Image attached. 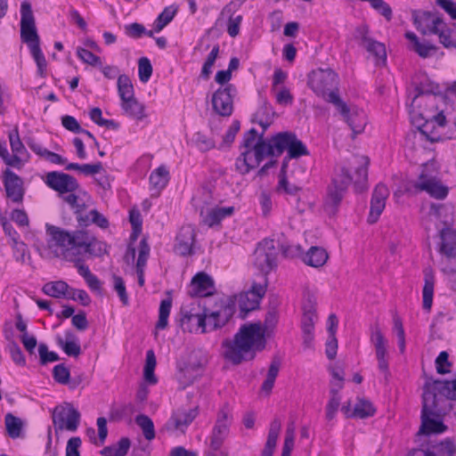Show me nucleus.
I'll use <instances>...</instances> for the list:
<instances>
[{"label": "nucleus", "mask_w": 456, "mask_h": 456, "mask_svg": "<svg viewBox=\"0 0 456 456\" xmlns=\"http://www.w3.org/2000/svg\"><path fill=\"white\" fill-rule=\"evenodd\" d=\"M281 367V362L277 358H273L270 363L266 379L262 384V390L266 393H270L274 386L275 379L278 376Z\"/></svg>", "instance_id": "obj_44"}, {"label": "nucleus", "mask_w": 456, "mask_h": 456, "mask_svg": "<svg viewBox=\"0 0 456 456\" xmlns=\"http://www.w3.org/2000/svg\"><path fill=\"white\" fill-rule=\"evenodd\" d=\"M112 279H113L114 289L118 293L120 301L122 302V304L124 305H127L129 304V298H128V295L126 293V289L124 280L120 276H118L115 274L112 276Z\"/></svg>", "instance_id": "obj_61"}, {"label": "nucleus", "mask_w": 456, "mask_h": 456, "mask_svg": "<svg viewBox=\"0 0 456 456\" xmlns=\"http://www.w3.org/2000/svg\"><path fill=\"white\" fill-rule=\"evenodd\" d=\"M241 152L236 160L237 170L245 175L257 167L265 157H279L285 151L289 159L309 155L306 146L292 132H281L269 139H263L256 128L243 134Z\"/></svg>", "instance_id": "obj_1"}, {"label": "nucleus", "mask_w": 456, "mask_h": 456, "mask_svg": "<svg viewBox=\"0 0 456 456\" xmlns=\"http://www.w3.org/2000/svg\"><path fill=\"white\" fill-rule=\"evenodd\" d=\"M53 379L61 385H67L70 381V372L64 363L57 364L53 369Z\"/></svg>", "instance_id": "obj_56"}, {"label": "nucleus", "mask_w": 456, "mask_h": 456, "mask_svg": "<svg viewBox=\"0 0 456 456\" xmlns=\"http://www.w3.org/2000/svg\"><path fill=\"white\" fill-rule=\"evenodd\" d=\"M149 180L151 189L159 193L168 183L169 171L163 166L159 167L151 172Z\"/></svg>", "instance_id": "obj_35"}, {"label": "nucleus", "mask_w": 456, "mask_h": 456, "mask_svg": "<svg viewBox=\"0 0 456 456\" xmlns=\"http://www.w3.org/2000/svg\"><path fill=\"white\" fill-rule=\"evenodd\" d=\"M234 8L235 4L230 3L226 4L221 12L222 16H228L227 33L232 37H235L239 35L240 26L242 21L241 15L233 16Z\"/></svg>", "instance_id": "obj_32"}, {"label": "nucleus", "mask_w": 456, "mask_h": 456, "mask_svg": "<svg viewBox=\"0 0 456 456\" xmlns=\"http://www.w3.org/2000/svg\"><path fill=\"white\" fill-rule=\"evenodd\" d=\"M389 196V190L384 183H379L375 187L371 200H370V213L368 216V223L375 224L381 213L383 212L386 200Z\"/></svg>", "instance_id": "obj_19"}, {"label": "nucleus", "mask_w": 456, "mask_h": 456, "mask_svg": "<svg viewBox=\"0 0 456 456\" xmlns=\"http://www.w3.org/2000/svg\"><path fill=\"white\" fill-rule=\"evenodd\" d=\"M234 212L233 207H216L204 211L200 210L202 222L208 227L218 224L224 218L230 216Z\"/></svg>", "instance_id": "obj_25"}, {"label": "nucleus", "mask_w": 456, "mask_h": 456, "mask_svg": "<svg viewBox=\"0 0 456 456\" xmlns=\"http://www.w3.org/2000/svg\"><path fill=\"white\" fill-rule=\"evenodd\" d=\"M429 164L423 165V169L413 183L416 191H426L431 197L437 200H444L448 194V188L442 184L436 177V170L428 171Z\"/></svg>", "instance_id": "obj_12"}, {"label": "nucleus", "mask_w": 456, "mask_h": 456, "mask_svg": "<svg viewBox=\"0 0 456 456\" xmlns=\"http://www.w3.org/2000/svg\"><path fill=\"white\" fill-rule=\"evenodd\" d=\"M330 398L326 406V418L329 420H331L335 418L336 412L338 410L340 404V396L338 395V390L335 387H331L330 389Z\"/></svg>", "instance_id": "obj_54"}, {"label": "nucleus", "mask_w": 456, "mask_h": 456, "mask_svg": "<svg viewBox=\"0 0 456 456\" xmlns=\"http://www.w3.org/2000/svg\"><path fill=\"white\" fill-rule=\"evenodd\" d=\"M80 418V412L70 403L64 402L57 405L52 412L55 433L62 430L77 431Z\"/></svg>", "instance_id": "obj_11"}, {"label": "nucleus", "mask_w": 456, "mask_h": 456, "mask_svg": "<svg viewBox=\"0 0 456 456\" xmlns=\"http://www.w3.org/2000/svg\"><path fill=\"white\" fill-rule=\"evenodd\" d=\"M45 183L49 188L58 191L61 195L67 194L68 192H75L80 188L75 177L59 171L47 173Z\"/></svg>", "instance_id": "obj_16"}, {"label": "nucleus", "mask_w": 456, "mask_h": 456, "mask_svg": "<svg viewBox=\"0 0 456 456\" xmlns=\"http://www.w3.org/2000/svg\"><path fill=\"white\" fill-rule=\"evenodd\" d=\"M191 142L202 152L210 151L216 147L215 140L201 132H197L192 135Z\"/></svg>", "instance_id": "obj_49"}, {"label": "nucleus", "mask_w": 456, "mask_h": 456, "mask_svg": "<svg viewBox=\"0 0 456 456\" xmlns=\"http://www.w3.org/2000/svg\"><path fill=\"white\" fill-rule=\"evenodd\" d=\"M455 445L453 442L446 440L441 442L436 448V452L428 449H415L412 456H453Z\"/></svg>", "instance_id": "obj_30"}, {"label": "nucleus", "mask_w": 456, "mask_h": 456, "mask_svg": "<svg viewBox=\"0 0 456 456\" xmlns=\"http://www.w3.org/2000/svg\"><path fill=\"white\" fill-rule=\"evenodd\" d=\"M178 11L177 6L170 5L162 11L154 22V30L156 33L160 32L175 17Z\"/></svg>", "instance_id": "obj_43"}, {"label": "nucleus", "mask_w": 456, "mask_h": 456, "mask_svg": "<svg viewBox=\"0 0 456 456\" xmlns=\"http://www.w3.org/2000/svg\"><path fill=\"white\" fill-rule=\"evenodd\" d=\"M436 90L437 85L418 86L417 94L410 106L412 124L419 131L420 135L431 142L441 140L438 130L446 125L444 110L441 107L445 103V96L437 94Z\"/></svg>", "instance_id": "obj_3"}, {"label": "nucleus", "mask_w": 456, "mask_h": 456, "mask_svg": "<svg viewBox=\"0 0 456 456\" xmlns=\"http://www.w3.org/2000/svg\"><path fill=\"white\" fill-rule=\"evenodd\" d=\"M61 198L73 209V212L76 216V219L78 222L79 217L83 216L84 211L86 208V203L83 202L82 200H79V197L74 192H68Z\"/></svg>", "instance_id": "obj_45"}, {"label": "nucleus", "mask_w": 456, "mask_h": 456, "mask_svg": "<svg viewBox=\"0 0 456 456\" xmlns=\"http://www.w3.org/2000/svg\"><path fill=\"white\" fill-rule=\"evenodd\" d=\"M434 390L440 395L447 399H456V379L452 380H435Z\"/></svg>", "instance_id": "obj_42"}, {"label": "nucleus", "mask_w": 456, "mask_h": 456, "mask_svg": "<svg viewBox=\"0 0 456 456\" xmlns=\"http://www.w3.org/2000/svg\"><path fill=\"white\" fill-rule=\"evenodd\" d=\"M369 159L364 156H353L349 160L350 169H354V183L361 184L367 181Z\"/></svg>", "instance_id": "obj_27"}, {"label": "nucleus", "mask_w": 456, "mask_h": 456, "mask_svg": "<svg viewBox=\"0 0 456 456\" xmlns=\"http://www.w3.org/2000/svg\"><path fill=\"white\" fill-rule=\"evenodd\" d=\"M198 414L199 408L197 406L189 410L177 409L167 420L166 424L167 429L184 433L188 426L192 423Z\"/></svg>", "instance_id": "obj_18"}, {"label": "nucleus", "mask_w": 456, "mask_h": 456, "mask_svg": "<svg viewBox=\"0 0 456 456\" xmlns=\"http://www.w3.org/2000/svg\"><path fill=\"white\" fill-rule=\"evenodd\" d=\"M50 237L49 246L61 249V256L77 267L78 273L86 280L92 273L84 262L91 257L102 256L106 253V244L98 240L85 230L66 231L54 225H46Z\"/></svg>", "instance_id": "obj_2"}, {"label": "nucleus", "mask_w": 456, "mask_h": 456, "mask_svg": "<svg viewBox=\"0 0 456 456\" xmlns=\"http://www.w3.org/2000/svg\"><path fill=\"white\" fill-rule=\"evenodd\" d=\"M346 191V189L341 186H336L333 183L330 187H329L326 200V208L330 209V212H336L337 208L340 204Z\"/></svg>", "instance_id": "obj_41"}, {"label": "nucleus", "mask_w": 456, "mask_h": 456, "mask_svg": "<svg viewBox=\"0 0 456 456\" xmlns=\"http://www.w3.org/2000/svg\"><path fill=\"white\" fill-rule=\"evenodd\" d=\"M9 140H10L12 151L13 152L12 156H11L9 154V157L12 159L11 160L12 164H10L9 166H12V165H14V163L16 161L20 160L18 155L22 154V152L25 151V147L20 139L19 133H18L17 129H15L13 132L9 134Z\"/></svg>", "instance_id": "obj_51"}, {"label": "nucleus", "mask_w": 456, "mask_h": 456, "mask_svg": "<svg viewBox=\"0 0 456 456\" xmlns=\"http://www.w3.org/2000/svg\"><path fill=\"white\" fill-rule=\"evenodd\" d=\"M38 354L41 365H45L48 362H56L60 359L58 354L53 351H49L47 345L45 343L39 344Z\"/></svg>", "instance_id": "obj_62"}, {"label": "nucleus", "mask_w": 456, "mask_h": 456, "mask_svg": "<svg viewBox=\"0 0 456 456\" xmlns=\"http://www.w3.org/2000/svg\"><path fill=\"white\" fill-rule=\"evenodd\" d=\"M77 54L84 62L92 66L102 67L101 58L93 53L91 51L78 47L77 49Z\"/></svg>", "instance_id": "obj_60"}, {"label": "nucleus", "mask_w": 456, "mask_h": 456, "mask_svg": "<svg viewBox=\"0 0 456 456\" xmlns=\"http://www.w3.org/2000/svg\"><path fill=\"white\" fill-rule=\"evenodd\" d=\"M195 231L191 225L183 226L176 235L175 251L180 256H190L193 253Z\"/></svg>", "instance_id": "obj_22"}, {"label": "nucleus", "mask_w": 456, "mask_h": 456, "mask_svg": "<svg viewBox=\"0 0 456 456\" xmlns=\"http://www.w3.org/2000/svg\"><path fill=\"white\" fill-rule=\"evenodd\" d=\"M278 251L273 240H261L253 254L254 266L264 275H267L277 266Z\"/></svg>", "instance_id": "obj_10"}, {"label": "nucleus", "mask_w": 456, "mask_h": 456, "mask_svg": "<svg viewBox=\"0 0 456 456\" xmlns=\"http://www.w3.org/2000/svg\"><path fill=\"white\" fill-rule=\"evenodd\" d=\"M308 86L316 95L322 97L330 103H331V94L340 97L338 88V77L330 69H318L312 71L309 75Z\"/></svg>", "instance_id": "obj_6"}, {"label": "nucleus", "mask_w": 456, "mask_h": 456, "mask_svg": "<svg viewBox=\"0 0 456 456\" xmlns=\"http://www.w3.org/2000/svg\"><path fill=\"white\" fill-rule=\"evenodd\" d=\"M69 285L67 282L63 281H49L45 283L43 288L42 291L52 297H66L69 293Z\"/></svg>", "instance_id": "obj_38"}, {"label": "nucleus", "mask_w": 456, "mask_h": 456, "mask_svg": "<svg viewBox=\"0 0 456 456\" xmlns=\"http://www.w3.org/2000/svg\"><path fill=\"white\" fill-rule=\"evenodd\" d=\"M370 330V340L374 344L376 349V356L379 363V369L384 373H388V362L386 358V339L380 330L379 324L373 325Z\"/></svg>", "instance_id": "obj_23"}, {"label": "nucleus", "mask_w": 456, "mask_h": 456, "mask_svg": "<svg viewBox=\"0 0 456 456\" xmlns=\"http://www.w3.org/2000/svg\"><path fill=\"white\" fill-rule=\"evenodd\" d=\"M121 108L127 116L134 119L142 120L146 117L144 113V105L140 103L134 96L122 100Z\"/></svg>", "instance_id": "obj_34"}, {"label": "nucleus", "mask_w": 456, "mask_h": 456, "mask_svg": "<svg viewBox=\"0 0 456 456\" xmlns=\"http://www.w3.org/2000/svg\"><path fill=\"white\" fill-rule=\"evenodd\" d=\"M10 218L20 228H27L29 226V218L24 209H13L10 214Z\"/></svg>", "instance_id": "obj_63"}, {"label": "nucleus", "mask_w": 456, "mask_h": 456, "mask_svg": "<svg viewBox=\"0 0 456 456\" xmlns=\"http://www.w3.org/2000/svg\"><path fill=\"white\" fill-rule=\"evenodd\" d=\"M65 338L66 339L57 337L56 340L58 346L68 356L78 357L81 354V346L76 336L73 332L67 331Z\"/></svg>", "instance_id": "obj_29"}, {"label": "nucleus", "mask_w": 456, "mask_h": 456, "mask_svg": "<svg viewBox=\"0 0 456 456\" xmlns=\"http://www.w3.org/2000/svg\"><path fill=\"white\" fill-rule=\"evenodd\" d=\"M218 53H219V45H216L212 48L211 52L208 53V55L207 57L205 62L203 63L200 76L204 79H208V77L212 72V67L218 56Z\"/></svg>", "instance_id": "obj_55"}, {"label": "nucleus", "mask_w": 456, "mask_h": 456, "mask_svg": "<svg viewBox=\"0 0 456 456\" xmlns=\"http://www.w3.org/2000/svg\"><path fill=\"white\" fill-rule=\"evenodd\" d=\"M131 446L128 437H122L116 444L104 447L100 453L102 456H126Z\"/></svg>", "instance_id": "obj_39"}, {"label": "nucleus", "mask_w": 456, "mask_h": 456, "mask_svg": "<svg viewBox=\"0 0 456 456\" xmlns=\"http://www.w3.org/2000/svg\"><path fill=\"white\" fill-rule=\"evenodd\" d=\"M339 174H337L332 180V183L336 186H341L347 189L348 185L354 180V177L350 174V167H341Z\"/></svg>", "instance_id": "obj_58"}, {"label": "nucleus", "mask_w": 456, "mask_h": 456, "mask_svg": "<svg viewBox=\"0 0 456 456\" xmlns=\"http://www.w3.org/2000/svg\"><path fill=\"white\" fill-rule=\"evenodd\" d=\"M440 240L441 269L444 273H453L452 264L456 260V230L453 223L444 222V227L440 230Z\"/></svg>", "instance_id": "obj_9"}, {"label": "nucleus", "mask_w": 456, "mask_h": 456, "mask_svg": "<svg viewBox=\"0 0 456 456\" xmlns=\"http://www.w3.org/2000/svg\"><path fill=\"white\" fill-rule=\"evenodd\" d=\"M281 423L278 419H274L269 428L267 440L265 448L262 451V455L273 456L276 448L277 440L281 432Z\"/></svg>", "instance_id": "obj_31"}, {"label": "nucleus", "mask_w": 456, "mask_h": 456, "mask_svg": "<svg viewBox=\"0 0 456 456\" xmlns=\"http://www.w3.org/2000/svg\"><path fill=\"white\" fill-rule=\"evenodd\" d=\"M331 104L341 114L353 132V138L363 132L367 124L365 113L357 108H350L347 104L335 94H331Z\"/></svg>", "instance_id": "obj_13"}, {"label": "nucleus", "mask_w": 456, "mask_h": 456, "mask_svg": "<svg viewBox=\"0 0 456 456\" xmlns=\"http://www.w3.org/2000/svg\"><path fill=\"white\" fill-rule=\"evenodd\" d=\"M232 414L228 404H224L217 412L216 423L209 436V447L219 451L229 435Z\"/></svg>", "instance_id": "obj_14"}, {"label": "nucleus", "mask_w": 456, "mask_h": 456, "mask_svg": "<svg viewBox=\"0 0 456 456\" xmlns=\"http://www.w3.org/2000/svg\"><path fill=\"white\" fill-rule=\"evenodd\" d=\"M118 91L121 101L134 96V86L128 76L125 74L118 76Z\"/></svg>", "instance_id": "obj_48"}, {"label": "nucleus", "mask_w": 456, "mask_h": 456, "mask_svg": "<svg viewBox=\"0 0 456 456\" xmlns=\"http://www.w3.org/2000/svg\"><path fill=\"white\" fill-rule=\"evenodd\" d=\"M417 28L423 34H437L441 43L445 46H453L451 40L450 30L436 12H423L414 16Z\"/></svg>", "instance_id": "obj_8"}, {"label": "nucleus", "mask_w": 456, "mask_h": 456, "mask_svg": "<svg viewBox=\"0 0 456 456\" xmlns=\"http://www.w3.org/2000/svg\"><path fill=\"white\" fill-rule=\"evenodd\" d=\"M191 289L189 291L191 297H206L211 294L214 289L212 278L206 273H198L191 280Z\"/></svg>", "instance_id": "obj_24"}, {"label": "nucleus", "mask_w": 456, "mask_h": 456, "mask_svg": "<svg viewBox=\"0 0 456 456\" xmlns=\"http://www.w3.org/2000/svg\"><path fill=\"white\" fill-rule=\"evenodd\" d=\"M152 74V66L147 57H142L138 61V75L142 82H147Z\"/></svg>", "instance_id": "obj_59"}, {"label": "nucleus", "mask_w": 456, "mask_h": 456, "mask_svg": "<svg viewBox=\"0 0 456 456\" xmlns=\"http://www.w3.org/2000/svg\"><path fill=\"white\" fill-rule=\"evenodd\" d=\"M4 423L6 432L11 438L16 439L21 436L23 422L20 418L14 416L11 412H8L4 416Z\"/></svg>", "instance_id": "obj_40"}, {"label": "nucleus", "mask_w": 456, "mask_h": 456, "mask_svg": "<svg viewBox=\"0 0 456 456\" xmlns=\"http://www.w3.org/2000/svg\"><path fill=\"white\" fill-rule=\"evenodd\" d=\"M329 258L325 248L317 246H312L303 256V262L312 267L318 268L323 266Z\"/></svg>", "instance_id": "obj_26"}, {"label": "nucleus", "mask_w": 456, "mask_h": 456, "mask_svg": "<svg viewBox=\"0 0 456 456\" xmlns=\"http://www.w3.org/2000/svg\"><path fill=\"white\" fill-rule=\"evenodd\" d=\"M277 191L285 193L291 197H297L301 191V187L289 182L286 175H279V182L277 184Z\"/></svg>", "instance_id": "obj_52"}, {"label": "nucleus", "mask_w": 456, "mask_h": 456, "mask_svg": "<svg viewBox=\"0 0 456 456\" xmlns=\"http://www.w3.org/2000/svg\"><path fill=\"white\" fill-rule=\"evenodd\" d=\"M236 93V87L232 84L218 88L211 99L215 112L222 117H230L233 111V98Z\"/></svg>", "instance_id": "obj_15"}, {"label": "nucleus", "mask_w": 456, "mask_h": 456, "mask_svg": "<svg viewBox=\"0 0 456 456\" xmlns=\"http://www.w3.org/2000/svg\"><path fill=\"white\" fill-rule=\"evenodd\" d=\"M435 277L432 269L424 270V286L422 289L423 309L429 312L433 304Z\"/></svg>", "instance_id": "obj_28"}, {"label": "nucleus", "mask_w": 456, "mask_h": 456, "mask_svg": "<svg viewBox=\"0 0 456 456\" xmlns=\"http://www.w3.org/2000/svg\"><path fill=\"white\" fill-rule=\"evenodd\" d=\"M315 310L314 305H305L301 326L303 333L314 332Z\"/></svg>", "instance_id": "obj_53"}, {"label": "nucleus", "mask_w": 456, "mask_h": 456, "mask_svg": "<svg viewBox=\"0 0 456 456\" xmlns=\"http://www.w3.org/2000/svg\"><path fill=\"white\" fill-rule=\"evenodd\" d=\"M436 393L431 391L428 385L426 384L422 395L421 426L418 432L419 435L440 434L445 430L446 428L441 420L432 418L436 415Z\"/></svg>", "instance_id": "obj_7"}, {"label": "nucleus", "mask_w": 456, "mask_h": 456, "mask_svg": "<svg viewBox=\"0 0 456 456\" xmlns=\"http://www.w3.org/2000/svg\"><path fill=\"white\" fill-rule=\"evenodd\" d=\"M361 44L370 53L375 56L378 61H386L387 53L384 44L375 41L367 36L362 37Z\"/></svg>", "instance_id": "obj_37"}, {"label": "nucleus", "mask_w": 456, "mask_h": 456, "mask_svg": "<svg viewBox=\"0 0 456 456\" xmlns=\"http://www.w3.org/2000/svg\"><path fill=\"white\" fill-rule=\"evenodd\" d=\"M449 354L446 351H442L436 359V369L439 374L449 373L452 363L448 360Z\"/></svg>", "instance_id": "obj_64"}, {"label": "nucleus", "mask_w": 456, "mask_h": 456, "mask_svg": "<svg viewBox=\"0 0 456 456\" xmlns=\"http://www.w3.org/2000/svg\"><path fill=\"white\" fill-rule=\"evenodd\" d=\"M376 410L372 403L364 399H360L354 405L353 412L350 417L366 419L374 415Z\"/></svg>", "instance_id": "obj_46"}, {"label": "nucleus", "mask_w": 456, "mask_h": 456, "mask_svg": "<svg viewBox=\"0 0 456 456\" xmlns=\"http://www.w3.org/2000/svg\"><path fill=\"white\" fill-rule=\"evenodd\" d=\"M182 317L180 319V326L183 330H187L189 332H192L193 330H197L201 329V332L205 333L206 327L208 324V316L207 310L204 309L202 314L200 313H192L191 311H181Z\"/></svg>", "instance_id": "obj_21"}, {"label": "nucleus", "mask_w": 456, "mask_h": 456, "mask_svg": "<svg viewBox=\"0 0 456 456\" xmlns=\"http://www.w3.org/2000/svg\"><path fill=\"white\" fill-rule=\"evenodd\" d=\"M20 40L28 47L37 64V73L41 77L46 75L47 61L41 50L40 37L37 32L36 19L31 4L25 0L20 4Z\"/></svg>", "instance_id": "obj_5"}, {"label": "nucleus", "mask_w": 456, "mask_h": 456, "mask_svg": "<svg viewBox=\"0 0 456 456\" xmlns=\"http://www.w3.org/2000/svg\"><path fill=\"white\" fill-rule=\"evenodd\" d=\"M172 307V299L170 297L163 299L160 302L159 311V320L156 323V328L159 330H165L167 327L168 316Z\"/></svg>", "instance_id": "obj_50"}, {"label": "nucleus", "mask_w": 456, "mask_h": 456, "mask_svg": "<svg viewBox=\"0 0 456 456\" xmlns=\"http://www.w3.org/2000/svg\"><path fill=\"white\" fill-rule=\"evenodd\" d=\"M235 308L236 298L230 297L219 310L211 312L208 316V324L211 330L224 326L234 314Z\"/></svg>", "instance_id": "obj_20"}, {"label": "nucleus", "mask_w": 456, "mask_h": 456, "mask_svg": "<svg viewBox=\"0 0 456 456\" xmlns=\"http://www.w3.org/2000/svg\"><path fill=\"white\" fill-rule=\"evenodd\" d=\"M77 223L81 227H87L91 224H94L102 229H106L109 226L108 219L96 209L91 210L88 214H84L82 217H79Z\"/></svg>", "instance_id": "obj_36"}, {"label": "nucleus", "mask_w": 456, "mask_h": 456, "mask_svg": "<svg viewBox=\"0 0 456 456\" xmlns=\"http://www.w3.org/2000/svg\"><path fill=\"white\" fill-rule=\"evenodd\" d=\"M265 336L261 322L241 325L232 339L223 341L224 358L233 365L254 360L266 347Z\"/></svg>", "instance_id": "obj_4"}, {"label": "nucleus", "mask_w": 456, "mask_h": 456, "mask_svg": "<svg viewBox=\"0 0 456 456\" xmlns=\"http://www.w3.org/2000/svg\"><path fill=\"white\" fill-rule=\"evenodd\" d=\"M3 183L7 199L13 203L21 204L25 194L22 179L13 171L6 169L4 172Z\"/></svg>", "instance_id": "obj_17"}, {"label": "nucleus", "mask_w": 456, "mask_h": 456, "mask_svg": "<svg viewBox=\"0 0 456 456\" xmlns=\"http://www.w3.org/2000/svg\"><path fill=\"white\" fill-rule=\"evenodd\" d=\"M234 298H237L236 297ZM238 306L240 308V317L241 319L246 318L247 314L256 309L259 306L260 301L257 300V297L253 294H249L248 291L240 293L236 299Z\"/></svg>", "instance_id": "obj_33"}, {"label": "nucleus", "mask_w": 456, "mask_h": 456, "mask_svg": "<svg viewBox=\"0 0 456 456\" xmlns=\"http://www.w3.org/2000/svg\"><path fill=\"white\" fill-rule=\"evenodd\" d=\"M0 221L5 235L12 240L13 245L17 246L20 244L24 251L26 245L23 242H19L20 235L12 224L6 219V217H1Z\"/></svg>", "instance_id": "obj_57"}, {"label": "nucleus", "mask_w": 456, "mask_h": 456, "mask_svg": "<svg viewBox=\"0 0 456 456\" xmlns=\"http://www.w3.org/2000/svg\"><path fill=\"white\" fill-rule=\"evenodd\" d=\"M135 423L140 427L146 440L151 441L155 438V428L151 419L144 414L135 417Z\"/></svg>", "instance_id": "obj_47"}]
</instances>
